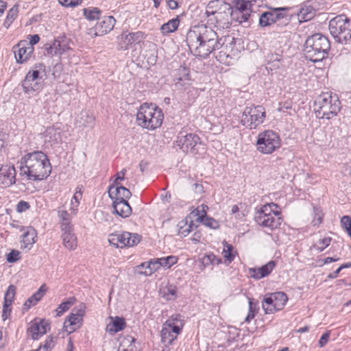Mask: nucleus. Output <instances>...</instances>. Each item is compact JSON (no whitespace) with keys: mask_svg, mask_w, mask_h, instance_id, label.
Segmentation results:
<instances>
[{"mask_svg":"<svg viewBox=\"0 0 351 351\" xmlns=\"http://www.w3.org/2000/svg\"><path fill=\"white\" fill-rule=\"evenodd\" d=\"M186 43L191 52L202 58L221 47L217 32L205 25L191 28L186 34Z\"/></svg>","mask_w":351,"mask_h":351,"instance_id":"nucleus-1","label":"nucleus"},{"mask_svg":"<svg viewBox=\"0 0 351 351\" xmlns=\"http://www.w3.org/2000/svg\"><path fill=\"white\" fill-rule=\"evenodd\" d=\"M20 175L27 180L38 181L46 179L51 172L48 156L42 151L25 154L20 161Z\"/></svg>","mask_w":351,"mask_h":351,"instance_id":"nucleus-2","label":"nucleus"},{"mask_svg":"<svg viewBox=\"0 0 351 351\" xmlns=\"http://www.w3.org/2000/svg\"><path fill=\"white\" fill-rule=\"evenodd\" d=\"M330 49V43L328 37L317 33L308 37L303 51L306 59L317 62L328 57Z\"/></svg>","mask_w":351,"mask_h":351,"instance_id":"nucleus-3","label":"nucleus"},{"mask_svg":"<svg viewBox=\"0 0 351 351\" xmlns=\"http://www.w3.org/2000/svg\"><path fill=\"white\" fill-rule=\"evenodd\" d=\"M163 118L160 108L155 104L144 103L138 108L136 123L143 128L154 130L161 125Z\"/></svg>","mask_w":351,"mask_h":351,"instance_id":"nucleus-4","label":"nucleus"},{"mask_svg":"<svg viewBox=\"0 0 351 351\" xmlns=\"http://www.w3.org/2000/svg\"><path fill=\"white\" fill-rule=\"evenodd\" d=\"M340 101L336 94L324 93L315 101V113L318 119H330L341 109Z\"/></svg>","mask_w":351,"mask_h":351,"instance_id":"nucleus-5","label":"nucleus"},{"mask_svg":"<svg viewBox=\"0 0 351 351\" xmlns=\"http://www.w3.org/2000/svg\"><path fill=\"white\" fill-rule=\"evenodd\" d=\"M329 30L335 40L341 44L351 41V21L344 14L338 15L329 22Z\"/></svg>","mask_w":351,"mask_h":351,"instance_id":"nucleus-6","label":"nucleus"},{"mask_svg":"<svg viewBox=\"0 0 351 351\" xmlns=\"http://www.w3.org/2000/svg\"><path fill=\"white\" fill-rule=\"evenodd\" d=\"M275 203L267 204L256 213L255 221L257 224L270 230H274L280 227L282 219L279 217L280 212L275 211L274 208H278Z\"/></svg>","mask_w":351,"mask_h":351,"instance_id":"nucleus-7","label":"nucleus"},{"mask_svg":"<svg viewBox=\"0 0 351 351\" xmlns=\"http://www.w3.org/2000/svg\"><path fill=\"white\" fill-rule=\"evenodd\" d=\"M275 203L267 204L256 213L255 221L257 224L270 230H274L280 227L282 219L279 217L280 212L275 211L274 208H278Z\"/></svg>","mask_w":351,"mask_h":351,"instance_id":"nucleus-8","label":"nucleus"},{"mask_svg":"<svg viewBox=\"0 0 351 351\" xmlns=\"http://www.w3.org/2000/svg\"><path fill=\"white\" fill-rule=\"evenodd\" d=\"M184 325V322L181 315H172L162 325L161 341L167 346L172 344L182 332Z\"/></svg>","mask_w":351,"mask_h":351,"instance_id":"nucleus-9","label":"nucleus"},{"mask_svg":"<svg viewBox=\"0 0 351 351\" xmlns=\"http://www.w3.org/2000/svg\"><path fill=\"white\" fill-rule=\"evenodd\" d=\"M265 118V110L262 106H247L245 108L241 123L246 128L252 130L262 124Z\"/></svg>","mask_w":351,"mask_h":351,"instance_id":"nucleus-10","label":"nucleus"},{"mask_svg":"<svg viewBox=\"0 0 351 351\" xmlns=\"http://www.w3.org/2000/svg\"><path fill=\"white\" fill-rule=\"evenodd\" d=\"M280 147V138L275 132L266 130L261 132L256 141V149L264 154H270Z\"/></svg>","mask_w":351,"mask_h":351,"instance_id":"nucleus-11","label":"nucleus"},{"mask_svg":"<svg viewBox=\"0 0 351 351\" xmlns=\"http://www.w3.org/2000/svg\"><path fill=\"white\" fill-rule=\"evenodd\" d=\"M176 144L186 153L199 154L205 151L204 144L200 138L194 134H184L180 132L177 138Z\"/></svg>","mask_w":351,"mask_h":351,"instance_id":"nucleus-12","label":"nucleus"},{"mask_svg":"<svg viewBox=\"0 0 351 351\" xmlns=\"http://www.w3.org/2000/svg\"><path fill=\"white\" fill-rule=\"evenodd\" d=\"M45 71L43 64H36L32 71H29L22 82V87L25 94H32L43 87V77L40 71Z\"/></svg>","mask_w":351,"mask_h":351,"instance_id":"nucleus-13","label":"nucleus"},{"mask_svg":"<svg viewBox=\"0 0 351 351\" xmlns=\"http://www.w3.org/2000/svg\"><path fill=\"white\" fill-rule=\"evenodd\" d=\"M85 310L86 305L84 303H81L72 309L64 324V327L66 331L71 333L81 327L85 315Z\"/></svg>","mask_w":351,"mask_h":351,"instance_id":"nucleus-14","label":"nucleus"},{"mask_svg":"<svg viewBox=\"0 0 351 351\" xmlns=\"http://www.w3.org/2000/svg\"><path fill=\"white\" fill-rule=\"evenodd\" d=\"M145 38L142 32H123L117 38V49L121 51L129 49L132 45L138 44Z\"/></svg>","mask_w":351,"mask_h":351,"instance_id":"nucleus-15","label":"nucleus"},{"mask_svg":"<svg viewBox=\"0 0 351 351\" xmlns=\"http://www.w3.org/2000/svg\"><path fill=\"white\" fill-rule=\"evenodd\" d=\"M12 51L16 62L23 64L30 58L34 52V47L28 45L26 40H21L12 47Z\"/></svg>","mask_w":351,"mask_h":351,"instance_id":"nucleus-16","label":"nucleus"},{"mask_svg":"<svg viewBox=\"0 0 351 351\" xmlns=\"http://www.w3.org/2000/svg\"><path fill=\"white\" fill-rule=\"evenodd\" d=\"M50 329V324L47 320L35 319L29 323L27 332L32 339L36 340L45 335Z\"/></svg>","mask_w":351,"mask_h":351,"instance_id":"nucleus-17","label":"nucleus"},{"mask_svg":"<svg viewBox=\"0 0 351 351\" xmlns=\"http://www.w3.org/2000/svg\"><path fill=\"white\" fill-rule=\"evenodd\" d=\"M16 171L12 164L3 165L0 167V186L9 187L16 183Z\"/></svg>","mask_w":351,"mask_h":351,"instance_id":"nucleus-18","label":"nucleus"},{"mask_svg":"<svg viewBox=\"0 0 351 351\" xmlns=\"http://www.w3.org/2000/svg\"><path fill=\"white\" fill-rule=\"evenodd\" d=\"M115 22V19L112 16H105L99 19L94 27L95 36H102L110 32L114 28Z\"/></svg>","mask_w":351,"mask_h":351,"instance_id":"nucleus-19","label":"nucleus"},{"mask_svg":"<svg viewBox=\"0 0 351 351\" xmlns=\"http://www.w3.org/2000/svg\"><path fill=\"white\" fill-rule=\"evenodd\" d=\"M71 49L70 40L66 36H62L54 40L53 44L47 48V51L51 55L61 56Z\"/></svg>","mask_w":351,"mask_h":351,"instance_id":"nucleus-20","label":"nucleus"},{"mask_svg":"<svg viewBox=\"0 0 351 351\" xmlns=\"http://www.w3.org/2000/svg\"><path fill=\"white\" fill-rule=\"evenodd\" d=\"M291 7L275 8L276 11L275 16V22L278 27H284L288 25L293 17Z\"/></svg>","mask_w":351,"mask_h":351,"instance_id":"nucleus-21","label":"nucleus"},{"mask_svg":"<svg viewBox=\"0 0 351 351\" xmlns=\"http://www.w3.org/2000/svg\"><path fill=\"white\" fill-rule=\"evenodd\" d=\"M250 5L251 4L249 1L238 0L237 1L234 10H233L229 3H224L223 14L226 17L228 16V15H230L232 19H234V16H239V14L242 12H249Z\"/></svg>","mask_w":351,"mask_h":351,"instance_id":"nucleus-22","label":"nucleus"},{"mask_svg":"<svg viewBox=\"0 0 351 351\" xmlns=\"http://www.w3.org/2000/svg\"><path fill=\"white\" fill-rule=\"evenodd\" d=\"M276 263L275 261H270L267 264L258 268H250L248 274L251 278L255 280H260L269 276L273 269L276 267Z\"/></svg>","mask_w":351,"mask_h":351,"instance_id":"nucleus-23","label":"nucleus"},{"mask_svg":"<svg viewBox=\"0 0 351 351\" xmlns=\"http://www.w3.org/2000/svg\"><path fill=\"white\" fill-rule=\"evenodd\" d=\"M291 8V12L293 14V16H297L300 23L311 20L315 14L314 8L310 5L302 4Z\"/></svg>","mask_w":351,"mask_h":351,"instance_id":"nucleus-24","label":"nucleus"},{"mask_svg":"<svg viewBox=\"0 0 351 351\" xmlns=\"http://www.w3.org/2000/svg\"><path fill=\"white\" fill-rule=\"evenodd\" d=\"M119 243L121 248L128 246L132 247L138 244L141 241V236L138 234H132L128 232L117 233Z\"/></svg>","mask_w":351,"mask_h":351,"instance_id":"nucleus-25","label":"nucleus"},{"mask_svg":"<svg viewBox=\"0 0 351 351\" xmlns=\"http://www.w3.org/2000/svg\"><path fill=\"white\" fill-rule=\"evenodd\" d=\"M108 193L109 196L112 199H114V200L117 201L127 200L132 195L129 189L125 186L119 185V183H117V185L110 187Z\"/></svg>","mask_w":351,"mask_h":351,"instance_id":"nucleus-26","label":"nucleus"},{"mask_svg":"<svg viewBox=\"0 0 351 351\" xmlns=\"http://www.w3.org/2000/svg\"><path fill=\"white\" fill-rule=\"evenodd\" d=\"M62 232L64 246L69 250H74L77 246V237L73 232V228L62 230Z\"/></svg>","mask_w":351,"mask_h":351,"instance_id":"nucleus-27","label":"nucleus"},{"mask_svg":"<svg viewBox=\"0 0 351 351\" xmlns=\"http://www.w3.org/2000/svg\"><path fill=\"white\" fill-rule=\"evenodd\" d=\"M160 269L158 258L151 259L148 262L141 263L136 267V271L139 274L151 276L154 271Z\"/></svg>","mask_w":351,"mask_h":351,"instance_id":"nucleus-28","label":"nucleus"},{"mask_svg":"<svg viewBox=\"0 0 351 351\" xmlns=\"http://www.w3.org/2000/svg\"><path fill=\"white\" fill-rule=\"evenodd\" d=\"M45 143L51 145L58 143L61 140V133L59 128L55 127L47 128L43 134Z\"/></svg>","mask_w":351,"mask_h":351,"instance_id":"nucleus-29","label":"nucleus"},{"mask_svg":"<svg viewBox=\"0 0 351 351\" xmlns=\"http://www.w3.org/2000/svg\"><path fill=\"white\" fill-rule=\"evenodd\" d=\"M113 208L116 214L123 218L130 216L132 208L127 200H114Z\"/></svg>","mask_w":351,"mask_h":351,"instance_id":"nucleus-30","label":"nucleus"},{"mask_svg":"<svg viewBox=\"0 0 351 351\" xmlns=\"http://www.w3.org/2000/svg\"><path fill=\"white\" fill-rule=\"evenodd\" d=\"M111 322L106 326V330L114 335L119 331L123 330L126 326L124 318L120 317H110Z\"/></svg>","mask_w":351,"mask_h":351,"instance_id":"nucleus-31","label":"nucleus"},{"mask_svg":"<svg viewBox=\"0 0 351 351\" xmlns=\"http://www.w3.org/2000/svg\"><path fill=\"white\" fill-rule=\"evenodd\" d=\"M199 208H202V210H201L202 214L198 213V219H199L200 221L202 222L203 224L207 227L213 229L219 228V222L217 220L214 219L213 218L209 217L206 215V212L204 210V208H208V206L202 204Z\"/></svg>","mask_w":351,"mask_h":351,"instance_id":"nucleus-32","label":"nucleus"},{"mask_svg":"<svg viewBox=\"0 0 351 351\" xmlns=\"http://www.w3.org/2000/svg\"><path fill=\"white\" fill-rule=\"evenodd\" d=\"M95 123V117L87 111H82L76 120L79 127H93Z\"/></svg>","mask_w":351,"mask_h":351,"instance_id":"nucleus-33","label":"nucleus"},{"mask_svg":"<svg viewBox=\"0 0 351 351\" xmlns=\"http://www.w3.org/2000/svg\"><path fill=\"white\" fill-rule=\"evenodd\" d=\"M276 11L275 8L262 13L259 19V25L263 27H267L274 24Z\"/></svg>","mask_w":351,"mask_h":351,"instance_id":"nucleus-34","label":"nucleus"},{"mask_svg":"<svg viewBox=\"0 0 351 351\" xmlns=\"http://www.w3.org/2000/svg\"><path fill=\"white\" fill-rule=\"evenodd\" d=\"M43 286H42L35 293L26 300L23 304V310H29L32 306L36 305V303L41 300L45 293V291H43Z\"/></svg>","mask_w":351,"mask_h":351,"instance_id":"nucleus-35","label":"nucleus"},{"mask_svg":"<svg viewBox=\"0 0 351 351\" xmlns=\"http://www.w3.org/2000/svg\"><path fill=\"white\" fill-rule=\"evenodd\" d=\"M271 295L273 298L276 309L282 310L287 302V295L283 292L274 293Z\"/></svg>","mask_w":351,"mask_h":351,"instance_id":"nucleus-36","label":"nucleus"},{"mask_svg":"<svg viewBox=\"0 0 351 351\" xmlns=\"http://www.w3.org/2000/svg\"><path fill=\"white\" fill-rule=\"evenodd\" d=\"M179 24L180 20L178 17L169 21L161 26L160 30L162 34L163 35H167L175 32L178 29Z\"/></svg>","mask_w":351,"mask_h":351,"instance_id":"nucleus-37","label":"nucleus"},{"mask_svg":"<svg viewBox=\"0 0 351 351\" xmlns=\"http://www.w3.org/2000/svg\"><path fill=\"white\" fill-rule=\"evenodd\" d=\"M58 216L61 221V230H66L69 228L73 227L71 224V219L70 214L66 210L59 208L58 210Z\"/></svg>","mask_w":351,"mask_h":351,"instance_id":"nucleus-38","label":"nucleus"},{"mask_svg":"<svg viewBox=\"0 0 351 351\" xmlns=\"http://www.w3.org/2000/svg\"><path fill=\"white\" fill-rule=\"evenodd\" d=\"M222 262L221 258L217 257L213 253L205 254L201 259L204 267L209 265H218Z\"/></svg>","mask_w":351,"mask_h":351,"instance_id":"nucleus-39","label":"nucleus"},{"mask_svg":"<svg viewBox=\"0 0 351 351\" xmlns=\"http://www.w3.org/2000/svg\"><path fill=\"white\" fill-rule=\"evenodd\" d=\"M249 302V311L245 319V322L247 323H250L252 319L254 318L255 315L258 313L259 310L258 303V302H254V299L248 298Z\"/></svg>","mask_w":351,"mask_h":351,"instance_id":"nucleus-40","label":"nucleus"},{"mask_svg":"<svg viewBox=\"0 0 351 351\" xmlns=\"http://www.w3.org/2000/svg\"><path fill=\"white\" fill-rule=\"evenodd\" d=\"M19 14V5L15 4L12 8L8 10L6 18L3 23V26L8 28L13 21L16 19Z\"/></svg>","mask_w":351,"mask_h":351,"instance_id":"nucleus-41","label":"nucleus"},{"mask_svg":"<svg viewBox=\"0 0 351 351\" xmlns=\"http://www.w3.org/2000/svg\"><path fill=\"white\" fill-rule=\"evenodd\" d=\"M75 298L73 297L69 298L66 301L62 302L56 309V315L58 317L63 315L64 312L68 311L75 302Z\"/></svg>","mask_w":351,"mask_h":351,"instance_id":"nucleus-42","label":"nucleus"},{"mask_svg":"<svg viewBox=\"0 0 351 351\" xmlns=\"http://www.w3.org/2000/svg\"><path fill=\"white\" fill-rule=\"evenodd\" d=\"M262 307L265 314H271L278 311L274 306V302L271 295L264 298Z\"/></svg>","mask_w":351,"mask_h":351,"instance_id":"nucleus-43","label":"nucleus"},{"mask_svg":"<svg viewBox=\"0 0 351 351\" xmlns=\"http://www.w3.org/2000/svg\"><path fill=\"white\" fill-rule=\"evenodd\" d=\"M178 260V258L176 256H169L167 257H162L158 258L160 268L162 267L165 269H169L176 263H177Z\"/></svg>","mask_w":351,"mask_h":351,"instance_id":"nucleus-44","label":"nucleus"},{"mask_svg":"<svg viewBox=\"0 0 351 351\" xmlns=\"http://www.w3.org/2000/svg\"><path fill=\"white\" fill-rule=\"evenodd\" d=\"M221 47H219V48H222V50H221L219 52V54L216 56L217 60L223 64H229L230 63V59L232 58V54L228 51V46L223 47L221 45Z\"/></svg>","mask_w":351,"mask_h":351,"instance_id":"nucleus-45","label":"nucleus"},{"mask_svg":"<svg viewBox=\"0 0 351 351\" xmlns=\"http://www.w3.org/2000/svg\"><path fill=\"white\" fill-rule=\"evenodd\" d=\"M160 293L167 300H174L177 298V289L175 286L169 285L163 289Z\"/></svg>","mask_w":351,"mask_h":351,"instance_id":"nucleus-46","label":"nucleus"},{"mask_svg":"<svg viewBox=\"0 0 351 351\" xmlns=\"http://www.w3.org/2000/svg\"><path fill=\"white\" fill-rule=\"evenodd\" d=\"M217 2H218V1H213L209 2L205 14L208 17H209L211 15H216V16H215L216 21L218 23L219 21H221V19H225V17L223 16H222L224 14L222 13L221 12H219L217 10H210V9L214 8L215 4Z\"/></svg>","mask_w":351,"mask_h":351,"instance_id":"nucleus-47","label":"nucleus"},{"mask_svg":"<svg viewBox=\"0 0 351 351\" xmlns=\"http://www.w3.org/2000/svg\"><path fill=\"white\" fill-rule=\"evenodd\" d=\"M83 11L85 17L90 21L99 19L101 15V10L97 8H84Z\"/></svg>","mask_w":351,"mask_h":351,"instance_id":"nucleus-48","label":"nucleus"},{"mask_svg":"<svg viewBox=\"0 0 351 351\" xmlns=\"http://www.w3.org/2000/svg\"><path fill=\"white\" fill-rule=\"evenodd\" d=\"M16 288L13 285H10L8 287V288L5 293V295H4L3 303L7 304L8 305H10V306L12 305V304L14 301L15 295H16Z\"/></svg>","mask_w":351,"mask_h":351,"instance_id":"nucleus-49","label":"nucleus"},{"mask_svg":"<svg viewBox=\"0 0 351 351\" xmlns=\"http://www.w3.org/2000/svg\"><path fill=\"white\" fill-rule=\"evenodd\" d=\"M23 241L25 245V247L32 245L36 242V232L34 230H28L25 232L23 235Z\"/></svg>","mask_w":351,"mask_h":351,"instance_id":"nucleus-50","label":"nucleus"},{"mask_svg":"<svg viewBox=\"0 0 351 351\" xmlns=\"http://www.w3.org/2000/svg\"><path fill=\"white\" fill-rule=\"evenodd\" d=\"M331 240L332 239L330 237L320 239L315 244L313 245V247L319 252H321L330 245Z\"/></svg>","mask_w":351,"mask_h":351,"instance_id":"nucleus-51","label":"nucleus"},{"mask_svg":"<svg viewBox=\"0 0 351 351\" xmlns=\"http://www.w3.org/2000/svg\"><path fill=\"white\" fill-rule=\"evenodd\" d=\"M225 248L223 251V257L227 261V265L230 263L234 258V254L233 253V247L232 245H229L227 243L224 245Z\"/></svg>","mask_w":351,"mask_h":351,"instance_id":"nucleus-52","label":"nucleus"},{"mask_svg":"<svg viewBox=\"0 0 351 351\" xmlns=\"http://www.w3.org/2000/svg\"><path fill=\"white\" fill-rule=\"evenodd\" d=\"M178 77H177V84L181 82L189 80V70L186 66H180L178 69Z\"/></svg>","mask_w":351,"mask_h":351,"instance_id":"nucleus-53","label":"nucleus"},{"mask_svg":"<svg viewBox=\"0 0 351 351\" xmlns=\"http://www.w3.org/2000/svg\"><path fill=\"white\" fill-rule=\"evenodd\" d=\"M341 226L344 228L348 233L351 232V217L344 215L340 220Z\"/></svg>","mask_w":351,"mask_h":351,"instance_id":"nucleus-54","label":"nucleus"},{"mask_svg":"<svg viewBox=\"0 0 351 351\" xmlns=\"http://www.w3.org/2000/svg\"><path fill=\"white\" fill-rule=\"evenodd\" d=\"M20 259H21V252L16 250H12L7 255V261L10 263H15Z\"/></svg>","mask_w":351,"mask_h":351,"instance_id":"nucleus-55","label":"nucleus"},{"mask_svg":"<svg viewBox=\"0 0 351 351\" xmlns=\"http://www.w3.org/2000/svg\"><path fill=\"white\" fill-rule=\"evenodd\" d=\"M314 219L313 223L314 226H319L322 222L323 215L319 208H313Z\"/></svg>","mask_w":351,"mask_h":351,"instance_id":"nucleus-56","label":"nucleus"},{"mask_svg":"<svg viewBox=\"0 0 351 351\" xmlns=\"http://www.w3.org/2000/svg\"><path fill=\"white\" fill-rule=\"evenodd\" d=\"M82 197V192L80 191H76L75 195H73L72 199H71V209L73 211H75L77 210V207L79 205V200Z\"/></svg>","mask_w":351,"mask_h":351,"instance_id":"nucleus-57","label":"nucleus"},{"mask_svg":"<svg viewBox=\"0 0 351 351\" xmlns=\"http://www.w3.org/2000/svg\"><path fill=\"white\" fill-rule=\"evenodd\" d=\"M29 207V204L27 202L21 200L16 205V211L18 213H23L28 210Z\"/></svg>","mask_w":351,"mask_h":351,"instance_id":"nucleus-58","label":"nucleus"},{"mask_svg":"<svg viewBox=\"0 0 351 351\" xmlns=\"http://www.w3.org/2000/svg\"><path fill=\"white\" fill-rule=\"evenodd\" d=\"M65 7H75L81 3L82 0H58Z\"/></svg>","mask_w":351,"mask_h":351,"instance_id":"nucleus-59","label":"nucleus"},{"mask_svg":"<svg viewBox=\"0 0 351 351\" xmlns=\"http://www.w3.org/2000/svg\"><path fill=\"white\" fill-rule=\"evenodd\" d=\"M10 306H11L10 305H8L7 304L3 303V311H2V315H1L3 321L6 320L11 313L12 309H11Z\"/></svg>","mask_w":351,"mask_h":351,"instance_id":"nucleus-60","label":"nucleus"},{"mask_svg":"<svg viewBox=\"0 0 351 351\" xmlns=\"http://www.w3.org/2000/svg\"><path fill=\"white\" fill-rule=\"evenodd\" d=\"M54 346L55 341L53 338L52 337H48L45 341L43 348L46 351H50Z\"/></svg>","mask_w":351,"mask_h":351,"instance_id":"nucleus-61","label":"nucleus"},{"mask_svg":"<svg viewBox=\"0 0 351 351\" xmlns=\"http://www.w3.org/2000/svg\"><path fill=\"white\" fill-rule=\"evenodd\" d=\"M118 238L119 237L117 236V233L111 234L109 235L108 241L110 245H112L116 247H120Z\"/></svg>","mask_w":351,"mask_h":351,"instance_id":"nucleus-62","label":"nucleus"},{"mask_svg":"<svg viewBox=\"0 0 351 351\" xmlns=\"http://www.w3.org/2000/svg\"><path fill=\"white\" fill-rule=\"evenodd\" d=\"M250 12H242L241 14H239V16H234V19L239 21V23L245 22L248 20L250 16Z\"/></svg>","mask_w":351,"mask_h":351,"instance_id":"nucleus-63","label":"nucleus"},{"mask_svg":"<svg viewBox=\"0 0 351 351\" xmlns=\"http://www.w3.org/2000/svg\"><path fill=\"white\" fill-rule=\"evenodd\" d=\"M330 338V332H326L322 335L320 339L319 340V347H324Z\"/></svg>","mask_w":351,"mask_h":351,"instance_id":"nucleus-64","label":"nucleus"}]
</instances>
